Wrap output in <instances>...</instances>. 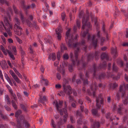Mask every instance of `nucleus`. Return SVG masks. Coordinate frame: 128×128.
I'll list each match as a JSON object with an SVG mask.
<instances>
[{
	"instance_id": "nucleus-43",
	"label": "nucleus",
	"mask_w": 128,
	"mask_h": 128,
	"mask_svg": "<svg viewBox=\"0 0 128 128\" xmlns=\"http://www.w3.org/2000/svg\"><path fill=\"white\" fill-rule=\"evenodd\" d=\"M62 122V119H60V121L58 122L57 124L58 126V128H60V125L62 124H63Z\"/></svg>"
},
{
	"instance_id": "nucleus-52",
	"label": "nucleus",
	"mask_w": 128,
	"mask_h": 128,
	"mask_svg": "<svg viewBox=\"0 0 128 128\" xmlns=\"http://www.w3.org/2000/svg\"><path fill=\"white\" fill-rule=\"evenodd\" d=\"M105 76V74H101L99 75V78L100 79H103L104 78Z\"/></svg>"
},
{
	"instance_id": "nucleus-48",
	"label": "nucleus",
	"mask_w": 128,
	"mask_h": 128,
	"mask_svg": "<svg viewBox=\"0 0 128 128\" xmlns=\"http://www.w3.org/2000/svg\"><path fill=\"white\" fill-rule=\"evenodd\" d=\"M70 120L72 123H74L75 122V120L74 119L73 117L72 116H70Z\"/></svg>"
},
{
	"instance_id": "nucleus-19",
	"label": "nucleus",
	"mask_w": 128,
	"mask_h": 128,
	"mask_svg": "<svg viewBox=\"0 0 128 128\" xmlns=\"http://www.w3.org/2000/svg\"><path fill=\"white\" fill-rule=\"evenodd\" d=\"M100 58L102 60L105 59L106 60H108L109 59V58L108 54L105 52L102 53L100 56Z\"/></svg>"
},
{
	"instance_id": "nucleus-60",
	"label": "nucleus",
	"mask_w": 128,
	"mask_h": 128,
	"mask_svg": "<svg viewBox=\"0 0 128 128\" xmlns=\"http://www.w3.org/2000/svg\"><path fill=\"white\" fill-rule=\"evenodd\" d=\"M65 13L63 12L61 16L62 17V20L63 21L64 20V18L65 17Z\"/></svg>"
},
{
	"instance_id": "nucleus-45",
	"label": "nucleus",
	"mask_w": 128,
	"mask_h": 128,
	"mask_svg": "<svg viewBox=\"0 0 128 128\" xmlns=\"http://www.w3.org/2000/svg\"><path fill=\"white\" fill-rule=\"evenodd\" d=\"M88 30H87L86 32H84L82 34V36L83 38H84L86 34L88 33Z\"/></svg>"
},
{
	"instance_id": "nucleus-37",
	"label": "nucleus",
	"mask_w": 128,
	"mask_h": 128,
	"mask_svg": "<svg viewBox=\"0 0 128 128\" xmlns=\"http://www.w3.org/2000/svg\"><path fill=\"white\" fill-rule=\"evenodd\" d=\"M13 78L17 83H19L20 82V80L16 76Z\"/></svg>"
},
{
	"instance_id": "nucleus-58",
	"label": "nucleus",
	"mask_w": 128,
	"mask_h": 128,
	"mask_svg": "<svg viewBox=\"0 0 128 128\" xmlns=\"http://www.w3.org/2000/svg\"><path fill=\"white\" fill-rule=\"evenodd\" d=\"M80 21L78 20H76V24L78 28H80Z\"/></svg>"
},
{
	"instance_id": "nucleus-59",
	"label": "nucleus",
	"mask_w": 128,
	"mask_h": 128,
	"mask_svg": "<svg viewBox=\"0 0 128 128\" xmlns=\"http://www.w3.org/2000/svg\"><path fill=\"white\" fill-rule=\"evenodd\" d=\"M76 116H80V117H81L82 116V114L81 112H78V111H77L76 112Z\"/></svg>"
},
{
	"instance_id": "nucleus-15",
	"label": "nucleus",
	"mask_w": 128,
	"mask_h": 128,
	"mask_svg": "<svg viewBox=\"0 0 128 128\" xmlns=\"http://www.w3.org/2000/svg\"><path fill=\"white\" fill-rule=\"evenodd\" d=\"M1 62L2 63L1 67L3 70H5L8 68V66L5 60H2Z\"/></svg>"
},
{
	"instance_id": "nucleus-41",
	"label": "nucleus",
	"mask_w": 128,
	"mask_h": 128,
	"mask_svg": "<svg viewBox=\"0 0 128 128\" xmlns=\"http://www.w3.org/2000/svg\"><path fill=\"white\" fill-rule=\"evenodd\" d=\"M94 56L96 60H98V59L99 56L98 52H96L95 53Z\"/></svg>"
},
{
	"instance_id": "nucleus-35",
	"label": "nucleus",
	"mask_w": 128,
	"mask_h": 128,
	"mask_svg": "<svg viewBox=\"0 0 128 128\" xmlns=\"http://www.w3.org/2000/svg\"><path fill=\"white\" fill-rule=\"evenodd\" d=\"M104 27H105V25L104 24H103L102 27V30L103 31L104 33L106 34V37L107 38L108 37V34L106 32V31L105 30Z\"/></svg>"
},
{
	"instance_id": "nucleus-8",
	"label": "nucleus",
	"mask_w": 128,
	"mask_h": 128,
	"mask_svg": "<svg viewBox=\"0 0 128 128\" xmlns=\"http://www.w3.org/2000/svg\"><path fill=\"white\" fill-rule=\"evenodd\" d=\"M63 87L64 91L66 94L70 96L72 93V88L70 85L67 86L66 84H63Z\"/></svg>"
},
{
	"instance_id": "nucleus-16",
	"label": "nucleus",
	"mask_w": 128,
	"mask_h": 128,
	"mask_svg": "<svg viewBox=\"0 0 128 128\" xmlns=\"http://www.w3.org/2000/svg\"><path fill=\"white\" fill-rule=\"evenodd\" d=\"M95 36L94 35H93L92 36V41L94 48H96L97 46L98 40L97 39H95Z\"/></svg>"
},
{
	"instance_id": "nucleus-27",
	"label": "nucleus",
	"mask_w": 128,
	"mask_h": 128,
	"mask_svg": "<svg viewBox=\"0 0 128 128\" xmlns=\"http://www.w3.org/2000/svg\"><path fill=\"white\" fill-rule=\"evenodd\" d=\"M5 100L6 102H7L8 104H10L11 101L10 98L8 95H6L5 96Z\"/></svg>"
},
{
	"instance_id": "nucleus-26",
	"label": "nucleus",
	"mask_w": 128,
	"mask_h": 128,
	"mask_svg": "<svg viewBox=\"0 0 128 128\" xmlns=\"http://www.w3.org/2000/svg\"><path fill=\"white\" fill-rule=\"evenodd\" d=\"M17 30L15 31V33L19 36H21L22 34V28L21 29H16Z\"/></svg>"
},
{
	"instance_id": "nucleus-28",
	"label": "nucleus",
	"mask_w": 128,
	"mask_h": 128,
	"mask_svg": "<svg viewBox=\"0 0 128 128\" xmlns=\"http://www.w3.org/2000/svg\"><path fill=\"white\" fill-rule=\"evenodd\" d=\"M9 56L11 58L12 60H14L15 59V58L14 56L11 51H9L8 50H7Z\"/></svg>"
},
{
	"instance_id": "nucleus-21",
	"label": "nucleus",
	"mask_w": 128,
	"mask_h": 128,
	"mask_svg": "<svg viewBox=\"0 0 128 128\" xmlns=\"http://www.w3.org/2000/svg\"><path fill=\"white\" fill-rule=\"evenodd\" d=\"M111 50L112 54L115 56L116 57L118 56V52H117L116 48H112L111 49Z\"/></svg>"
},
{
	"instance_id": "nucleus-47",
	"label": "nucleus",
	"mask_w": 128,
	"mask_h": 128,
	"mask_svg": "<svg viewBox=\"0 0 128 128\" xmlns=\"http://www.w3.org/2000/svg\"><path fill=\"white\" fill-rule=\"evenodd\" d=\"M3 26L4 28V26H6H6V25H4V24L3 22H2L0 24V30H2L3 29Z\"/></svg>"
},
{
	"instance_id": "nucleus-51",
	"label": "nucleus",
	"mask_w": 128,
	"mask_h": 128,
	"mask_svg": "<svg viewBox=\"0 0 128 128\" xmlns=\"http://www.w3.org/2000/svg\"><path fill=\"white\" fill-rule=\"evenodd\" d=\"M110 113H108L107 114H106V118H107V119H108L109 118H110V120L112 121H113V119H112V118H110Z\"/></svg>"
},
{
	"instance_id": "nucleus-40",
	"label": "nucleus",
	"mask_w": 128,
	"mask_h": 128,
	"mask_svg": "<svg viewBox=\"0 0 128 128\" xmlns=\"http://www.w3.org/2000/svg\"><path fill=\"white\" fill-rule=\"evenodd\" d=\"M9 73L12 76L13 78H14V77L16 76V75H15V74L14 73L12 70H10L9 71Z\"/></svg>"
},
{
	"instance_id": "nucleus-56",
	"label": "nucleus",
	"mask_w": 128,
	"mask_h": 128,
	"mask_svg": "<svg viewBox=\"0 0 128 128\" xmlns=\"http://www.w3.org/2000/svg\"><path fill=\"white\" fill-rule=\"evenodd\" d=\"M20 53L21 54V57H24L25 56V52L23 50H21L20 51Z\"/></svg>"
},
{
	"instance_id": "nucleus-31",
	"label": "nucleus",
	"mask_w": 128,
	"mask_h": 128,
	"mask_svg": "<svg viewBox=\"0 0 128 128\" xmlns=\"http://www.w3.org/2000/svg\"><path fill=\"white\" fill-rule=\"evenodd\" d=\"M61 50V52H62L64 50H66L67 49V47L63 43H62L60 45Z\"/></svg>"
},
{
	"instance_id": "nucleus-10",
	"label": "nucleus",
	"mask_w": 128,
	"mask_h": 128,
	"mask_svg": "<svg viewBox=\"0 0 128 128\" xmlns=\"http://www.w3.org/2000/svg\"><path fill=\"white\" fill-rule=\"evenodd\" d=\"M89 73L88 71H87L86 73V80H84V75L83 73L81 72H80L79 74L80 77V78L83 80H84V84H88V79L87 78L88 77V74Z\"/></svg>"
},
{
	"instance_id": "nucleus-29",
	"label": "nucleus",
	"mask_w": 128,
	"mask_h": 128,
	"mask_svg": "<svg viewBox=\"0 0 128 128\" xmlns=\"http://www.w3.org/2000/svg\"><path fill=\"white\" fill-rule=\"evenodd\" d=\"M122 102L125 105H128V94H127V96L124 100H122Z\"/></svg>"
},
{
	"instance_id": "nucleus-11",
	"label": "nucleus",
	"mask_w": 128,
	"mask_h": 128,
	"mask_svg": "<svg viewBox=\"0 0 128 128\" xmlns=\"http://www.w3.org/2000/svg\"><path fill=\"white\" fill-rule=\"evenodd\" d=\"M14 28L15 29H21L22 28L20 26V20L17 18H15L14 20Z\"/></svg>"
},
{
	"instance_id": "nucleus-25",
	"label": "nucleus",
	"mask_w": 128,
	"mask_h": 128,
	"mask_svg": "<svg viewBox=\"0 0 128 128\" xmlns=\"http://www.w3.org/2000/svg\"><path fill=\"white\" fill-rule=\"evenodd\" d=\"M46 42H48L50 44H51L52 42V39L51 37L50 36H48V38H45L44 39Z\"/></svg>"
},
{
	"instance_id": "nucleus-14",
	"label": "nucleus",
	"mask_w": 128,
	"mask_h": 128,
	"mask_svg": "<svg viewBox=\"0 0 128 128\" xmlns=\"http://www.w3.org/2000/svg\"><path fill=\"white\" fill-rule=\"evenodd\" d=\"M97 87V83L96 82H95L94 84H93L90 86L91 90L93 92L92 95L94 98L96 96L95 91L96 90Z\"/></svg>"
},
{
	"instance_id": "nucleus-36",
	"label": "nucleus",
	"mask_w": 128,
	"mask_h": 128,
	"mask_svg": "<svg viewBox=\"0 0 128 128\" xmlns=\"http://www.w3.org/2000/svg\"><path fill=\"white\" fill-rule=\"evenodd\" d=\"M13 78L17 83H19L20 82V80L16 76Z\"/></svg>"
},
{
	"instance_id": "nucleus-57",
	"label": "nucleus",
	"mask_w": 128,
	"mask_h": 128,
	"mask_svg": "<svg viewBox=\"0 0 128 128\" xmlns=\"http://www.w3.org/2000/svg\"><path fill=\"white\" fill-rule=\"evenodd\" d=\"M0 78L2 80L3 82H4V80L3 78V75L1 70L0 71Z\"/></svg>"
},
{
	"instance_id": "nucleus-64",
	"label": "nucleus",
	"mask_w": 128,
	"mask_h": 128,
	"mask_svg": "<svg viewBox=\"0 0 128 128\" xmlns=\"http://www.w3.org/2000/svg\"><path fill=\"white\" fill-rule=\"evenodd\" d=\"M124 79L126 81L128 82V76L126 74H124Z\"/></svg>"
},
{
	"instance_id": "nucleus-4",
	"label": "nucleus",
	"mask_w": 128,
	"mask_h": 128,
	"mask_svg": "<svg viewBox=\"0 0 128 128\" xmlns=\"http://www.w3.org/2000/svg\"><path fill=\"white\" fill-rule=\"evenodd\" d=\"M70 29H68L66 31V37H65L66 41L67 44L68 46L70 48L72 47L73 46V40L72 37L70 38L69 36L70 32Z\"/></svg>"
},
{
	"instance_id": "nucleus-61",
	"label": "nucleus",
	"mask_w": 128,
	"mask_h": 128,
	"mask_svg": "<svg viewBox=\"0 0 128 128\" xmlns=\"http://www.w3.org/2000/svg\"><path fill=\"white\" fill-rule=\"evenodd\" d=\"M122 109V108L120 107L118 110V112L120 114H121L122 113L121 112V110Z\"/></svg>"
},
{
	"instance_id": "nucleus-23",
	"label": "nucleus",
	"mask_w": 128,
	"mask_h": 128,
	"mask_svg": "<svg viewBox=\"0 0 128 128\" xmlns=\"http://www.w3.org/2000/svg\"><path fill=\"white\" fill-rule=\"evenodd\" d=\"M109 86L110 88L114 89L118 86V84L115 82L113 83H112L109 84Z\"/></svg>"
},
{
	"instance_id": "nucleus-5",
	"label": "nucleus",
	"mask_w": 128,
	"mask_h": 128,
	"mask_svg": "<svg viewBox=\"0 0 128 128\" xmlns=\"http://www.w3.org/2000/svg\"><path fill=\"white\" fill-rule=\"evenodd\" d=\"M89 16L88 14L86 16H84L82 20V23L83 24L82 26V28L84 29L85 28V27L87 26V27L89 28H90L91 26H90V22L88 21L89 19Z\"/></svg>"
},
{
	"instance_id": "nucleus-30",
	"label": "nucleus",
	"mask_w": 128,
	"mask_h": 128,
	"mask_svg": "<svg viewBox=\"0 0 128 128\" xmlns=\"http://www.w3.org/2000/svg\"><path fill=\"white\" fill-rule=\"evenodd\" d=\"M94 55L92 53H90L88 56V61L91 60H92L93 58Z\"/></svg>"
},
{
	"instance_id": "nucleus-55",
	"label": "nucleus",
	"mask_w": 128,
	"mask_h": 128,
	"mask_svg": "<svg viewBox=\"0 0 128 128\" xmlns=\"http://www.w3.org/2000/svg\"><path fill=\"white\" fill-rule=\"evenodd\" d=\"M20 19L22 20V22H23L24 21V16L22 14H20Z\"/></svg>"
},
{
	"instance_id": "nucleus-24",
	"label": "nucleus",
	"mask_w": 128,
	"mask_h": 128,
	"mask_svg": "<svg viewBox=\"0 0 128 128\" xmlns=\"http://www.w3.org/2000/svg\"><path fill=\"white\" fill-rule=\"evenodd\" d=\"M119 70V68L115 65L114 63L112 66V70L116 72H117Z\"/></svg>"
},
{
	"instance_id": "nucleus-39",
	"label": "nucleus",
	"mask_w": 128,
	"mask_h": 128,
	"mask_svg": "<svg viewBox=\"0 0 128 128\" xmlns=\"http://www.w3.org/2000/svg\"><path fill=\"white\" fill-rule=\"evenodd\" d=\"M96 125L98 128L99 127L100 125L99 123L98 122H93V127L92 128H94Z\"/></svg>"
},
{
	"instance_id": "nucleus-13",
	"label": "nucleus",
	"mask_w": 128,
	"mask_h": 128,
	"mask_svg": "<svg viewBox=\"0 0 128 128\" xmlns=\"http://www.w3.org/2000/svg\"><path fill=\"white\" fill-rule=\"evenodd\" d=\"M82 58L81 61L78 60L77 64V66H78L80 65V63H81L82 68H81V69L85 68L86 67V65L87 64V63L86 62H84L82 57Z\"/></svg>"
},
{
	"instance_id": "nucleus-32",
	"label": "nucleus",
	"mask_w": 128,
	"mask_h": 128,
	"mask_svg": "<svg viewBox=\"0 0 128 128\" xmlns=\"http://www.w3.org/2000/svg\"><path fill=\"white\" fill-rule=\"evenodd\" d=\"M12 106L15 109H16L17 108V106L14 100H12Z\"/></svg>"
},
{
	"instance_id": "nucleus-42",
	"label": "nucleus",
	"mask_w": 128,
	"mask_h": 128,
	"mask_svg": "<svg viewBox=\"0 0 128 128\" xmlns=\"http://www.w3.org/2000/svg\"><path fill=\"white\" fill-rule=\"evenodd\" d=\"M12 96L11 98L12 99H13L14 100L16 101L17 100V98L16 96V94L14 93H13L11 94Z\"/></svg>"
},
{
	"instance_id": "nucleus-38",
	"label": "nucleus",
	"mask_w": 128,
	"mask_h": 128,
	"mask_svg": "<svg viewBox=\"0 0 128 128\" xmlns=\"http://www.w3.org/2000/svg\"><path fill=\"white\" fill-rule=\"evenodd\" d=\"M62 57L64 60L68 59L69 58L68 54H64L63 56Z\"/></svg>"
},
{
	"instance_id": "nucleus-33",
	"label": "nucleus",
	"mask_w": 128,
	"mask_h": 128,
	"mask_svg": "<svg viewBox=\"0 0 128 128\" xmlns=\"http://www.w3.org/2000/svg\"><path fill=\"white\" fill-rule=\"evenodd\" d=\"M22 113L21 111L20 110H18L16 113L15 116L16 117L18 118L19 116Z\"/></svg>"
},
{
	"instance_id": "nucleus-62",
	"label": "nucleus",
	"mask_w": 128,
	"mask_h": 128,
	"mask_svg": "<svg viewBox=\"0 0 128 128\" xmlns=\"http://www.w3.org/2000/svg\"><path fill=\"white\" fill-rule=\"evenodd\" d=\"M52 58L53 61L55 60L56 59V54L54 53H53L52 54Z\"/></svg>"
},
{
	"instance_id": "nucleus-34",
	"label": "nucleus",
	"mask_w": 128,
	"mask_h": 128,
	"mask_svg": "<svg viewBox=\"0 0 128 128\" xmlns=\"http://www.w3.org/2000/svg\"><path fill=\"white\" fill-rule=\"evenodd\" d=\"M26 22L27 24V25L30 28L33 27V25L32 23L30 22L29 20H26Z\"/></svg>"
},
{
	"instance_id": "nucleus-53",
	"label": "nucleus",
	"mask_w": 128,
	"mask_h": 128,
	"mask_svg": "<svg viewBox=\"0 0 128 128\" xmlns=\"http://www.w3.org/2000/svg\"><path fill=\"white\" fill-rule=\"evenodd\" d=\"M44 81L45 82V84L46 86H48V80L46 79H42V80H41V82H42V81Z\"/></svg>"
},
{
	"instance_id": "nucleus-18",
	"label": "nucleus",
	"mask_w": 128,
	"mask_h": 128,
	"mask_svg": "<svg viewBox=\"0 0 128 128\" xmlns=\"http://www.w3.org/2000/svg\"><path fill=\"white\" fill-rule=\"evenodd\" d=\"M63 103V101H59L58 103L57 102H56L55 105L58 111H59V108H61V106L62 105Z\"/></svg>"
},
{
	"instance_id": "nucleus-17",
	"label": "nucleus",
	"mask_w": 128,
	"mask_h": 128,
	"mask_svg": "<svg viewBox=\"0 0 128 128\" xmlns=\"http://www.w3.org/2000/svg\"><path fill=\"white\" fill-rule=\"evenodd\" d=\"M85 44V41L84 40H82L81 42L77 43L74 44L73 42V46L72 47H75L78 46L84 45Z\"/></svg>"
},
{
	"instance_id": "nucleus-9",
	"label": "nucleus",
	"mask_w": 128,
	"mask_h": 128,
	"mask_svg": "<svg viewBox=\"0 0 128 128\" xmlns=\"http://www.w3.org/2000/svg\"><path fill=\"white\" fill-rule=\"evenodd\" d=\"M62 27L60 25H59L58 27L56 30V34H55V36L58 40H61V33H62Z\"/></svg>"
},
{
	"instance_id": "nucleus-46",
	"label": "nucleus",
	"mask_w": 128,
	"mask_h": 128,
	"mask_svg": "<svg viewBox=\"0 0 128 128\" xmlns=\"http://www.w3.org/2000/svg\"><path fill=\"white\" fill-rule=\"evenodd\" d=\"M20 106L22 108L24 111L26 112L27 111L26 109V107L23 104H20Z\"/></svg>"
},
{
	"instance_id": "nucleus-7",
	"label": "nucleus",
	"mask_w": 128,
	"mask_h": 128,
	"mask_svg": "<svg viewBox=\"0 0 128 128\" xmlns=\"http://www.w3.org/2000/svg\"><path fill=\"white\" fill-rule=\"evenodd\" d=\"M106 66V64L105 62L104 64H100L98 67H97L96 65L95 64H94L93 66V69L91 71V72H93V75L94 76H95L96 75V70H98L100 68H104Z\"/></svg>"
},
{
	"instance_id": "nucleus-49",
	"label": "nucleus",
	"mask_w": 128,
	"mask_h": 128,
	"mask_svg": "<svg viewBox=\"0 0 128 128\" xmlns=\"http://www.w3.org/2000/svg\"><path fill=\"white\" fill-rule=\"evenodd\" d=\"M51 126L54 128H55L56 127V125L55 124L54 120L52 119L51 120Z\"/></svg>"
},
{
	"instance_id": "nucleus-54",
	"label": "nucleus",
	"mask_w": 128,
	"mask_h": 128,
	"mask_svg": "<svg viewBox=\"0 0 128 128\" xmlns=\"http://www.w3.org/2000/svg\"><path fill=\"white\" fill-rule=\"evenodd\" d=\"M12 50L14 52V54L15 55L16 54V52L17 50H16V47L14 46H12Z\"/></svg>"
},
{
	"instance_id": "nucleus-63",
	"label": "nucleus",
	"mask_w": 128,
	"mask_h": 128,
	"mask_svg": "<svg viewBox=\"0 0 128 128\" xmlns=\"http://www.w3.org/2000/svg\"><path fill=\"white\" fill-rule=\"evenodd\" d=\"M13 8L14 11L15 13L16 14H18V10L16 7L14 6H13Z\"/></svg>"
},
{
	"instance_id": "nucleus-1",
	"label": "nucleus",
	"mask_w": 128,
	"mask_h": 128,
	"mask_svg": "<svg viewBox=\"0 0 128 128\" xmlns=\"http://www.w3.org/2000/svg\"><path fill=\"white\" fill-rule=\"evenodd\" d=\"M96 105L97 108L96 109H93L92 110L91 112L93 116L98 117L100 116V114L98 113V111L101 107V106L99 104V103L100 102L101 104H104V100L101 95H99L98 98H96Z\"/></svg>"
},
{
	"instance_id": "nucleus-6",
	"label": "nucleus",
	"mask_w": 128,
	"mask_h": 128,
	"mask_svg": "<svg viewBox=\"0 0 128 128\" xmlns=\"http://www.w3.org/2000/svg\"><path fill=\"white\" fill-rule=\"evenodd\" d=\"M80 48L78 47L75 50V52L74 53V57H75V60H74L73 59V54L72 53H71L70 55V58L71 59L72 62V64L73 65H74L75 64V61H77V59H78V53L79 51Z\"/></svg>"
},
{
	"instance_id": "nucleus-44",
	"label": "nucleus",
	"mask_w": 128,
	"mask_h": 128,
	"mask_svg": "<svg viewBox=\"0 0 128 128\" xmlns=\"http://www.w3.org/2000/svg\"><path fill=\"white\" fill-rule=\"evenodd\" d=\"M0 2L2 4H5L7 6L8 5V3L6 0H0Z\"/></svg>"
},
{
	"instance_id": "nucleus-50",
	"label": "nucleus",
	"mask_w": 128,
	"mask_h": 128,
	"mask_svg": "<svg viewBox=\"0 0 128 128\" xmlns=\"http://www.w3.org/2000/svg\"><path fill=\"white\" fill-rule=\"evenodd\" d=\"M6 110L8 111H10L11 110V108H10L9 106H8L7 105H5L4 106Z\"/></svg>"
},
{
	"instance_id": "nucleus-2",
	"label": "nucleus",
	"mask_w": 128,
	"mask_h": 128,
	"mask_svg": "<svg viewBox=\"0 0 128 128\" xmlns=\"http://www.w3.org/2000/svg\"><path fill=\"white\" fill-rule=\"evenodd\" d=\"M18 128H22L21 125L23 124L25 126V128H28L30 125L28 122L26 120H24V117L22 115L20 116L19 119L17 120Z\"/></svg>"
},
{
	"instance_id": "nucleus-22",
	"label": "nucleus",
	"mask_w": 128,
	"mask_h": 128,
	"mask_svg": "<svg viewBox=\"0 0 128 128\" xmlns=\"http://www.w3.org/2000/svg\"><path fill=\"white\" fill-rule=\"evenodd\" d=\"M47 99L45 96H44L43 98H42V96H40V100H39V102L40 103H41L43 104H44V102H43V101H47Z\"/></svg>"
},
{
	"instance_id": "nucleus-12",
	"label": "nucleus",
	"mask_w": 128,
	"mask_h": 128,
	"mask_svg": "<svg viewBox=\"0 0 128 128\" xmlns=\"http://www.w3.org/2000/svg\"><path fill=\"white\" fill-rule=\"evenodd\" d=\"M59 111L61 115H63L64 114V112L65 115L64 116L63 120L64 122H65L66 121L67 117L68 116L66 108L65 107V108H63L62 110L61 109Z\"/></svg>"
},
{
	"instance_id": "nucleus-3",
	"label": "nucleus",
	"mask_w": 128,
	"mask_h": 128,
	"mask_svg": "<svg viewBox=\"0 0 128 128\" xmlns=\"http://www.w3.org/2000/svg\"><path fill=\"white\" fill-rule=\"evenodd\" d=\"M9 18L10 21V18L9 14L8 13V16L4 17V24L6 25V26L7 27L4 26L5 29L6 30L9 36L12 35V33L10 31V29L12 28V25L10 23L9 21L8 20V18Z\"/></svg>"
},
{
	"instance_id": "nucleus-20",
	"label": "nucleus",
	"mask_w": 128,
	"mask_h": 128,
	"mask_svg": "<svg viewBox=\"0 0 128 128\" xmlns=\"http://www.w3.org/2000/svg\"><path fill=\"white\" fill-rule=\"evenodd\" d=\"M4 76L5 78L7 80L9 84L12 86H13V84L11 82V80L9 77L8 74L5 73L4 74Z\"/></svg>"
}]
</instances>
